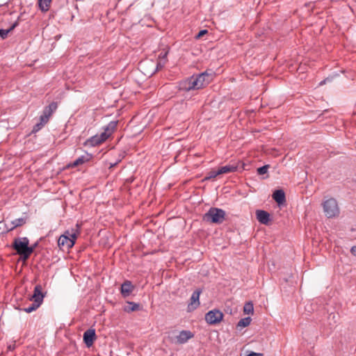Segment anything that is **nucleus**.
Masks as SVG:
<instances>
[{
  "mask_svg": "<svg viewBox=\"0 0 356 356\" xmlns=\"http://www.w3.org/2000/svg\"><path fill=\"white\" fill-rule=\"evenodd\" d=\"M118 121H111L106 126L104 127V131L101 134H96L88 138L85 144L86 145L97 146L104 143L108 139L117 128Z\"/></svg>",
  "mask_w": 356,
  "mask_h": 356,
  "instance_id": "obj_1",
  "label": "nucleus"
},
{
  "mask_svg": "<svg viewBox=\"0 0 356 356\" xmlns=\"http://www.w3.org/2000/svg\"><path fill=\"white\" fill-rule=\"evenodd\" d=\"M16 253L23 261H26L30 257L29 240L27 237H17L13 240L11 245Z\"/></svg>",
  "mask_w": 356,
  "mask_h": 356,
  "instance_id": "obj_2",
  "label": "nucleus"
},
{
  "mask_svg": "<svg viewBox=\"0 0 356 356\" xmlns=\"http://www.w3.org/2000/svg\"><path fill=\"white\" fill-rule=\"evenodd\" d=\"M225 216L226 213L223 209L211 207L209 211L204 214L202 220L209 223L220 225L225 220Z\"/></svg>",
  "mask_w": 356,
  "mask_h": 356,
  "instance_id": "obj_3",
  "label": "nucleus"
},
{
  "mask_svg": "<svg viewBox=\"0 0 356 356\" xmlns=\"http://www.w3.org/2000/svg\"><path fill=\"white\" fill-rule=\"evenodd\" d=\"M193 337V334L189 330H182L177 332L176 330H173L169 332L168 337L169 341L175 344H182L186 343L188 339Z\"/></svg>",
  "mask_w": 356,
  "mask_h": 356,
  "instance_id": "obj_4",
  "label": "nucleus"
},
{
  "mask_svg": "<svg viewBox=\"0 0 356 356\" xmlns=\"http://www.w3.org/2000/svg\"><path fill=\"white\" fill-rule=\"evenodd\" d=\"M323 211L327 218H332L339 213V209L337 200L334 198H330L325 200L323 204Z\"/></svg>",
  "mask_w": 356,
  "mask_h": 356,
  "instance_id": "obj_5",
  "label": "nucleus"
},
{
  "mask_svg": "<svg viewBox=\"0 0 356 356\" xmlns=\"http://www.w3.org/2000/svg\"><path fill=\"white\" fill-rule=\"evenodd\" d=\"M224 314L219 309H214L209 311L205 314V321L209 325H216L223 319Z\"/></svg>",
  "mask_w": 356,
  "mask_h": 356,
  "instance_id": "obj_6",
  "label": "nucleus"
},
{
  "mask_svg": "<svg viewBox=\"0 0 356 356\" xmlns=\"http://www.w3.org/2000/svg\"><path fill=\"white\" fill-rule=\"evenodd\" d=\"M198 84L195 79V75L191 76L186 79L182 80L178 83V89L180 91H191L194 90H199Z\"/></svg>",
  "mask_w": 356,
  "mask_h": 356,
  "instance_id": "obj_7",
  "label": "nucleus"
},
{
  "mask_svg": "<svg viewBox=\"0 0 356 356\" xmlns=\"http://www.w3.org/2000/svg\"><path fill=\"white\" fill-rule=\"evenodd\" d=\"M213 75L211 73L204 72L199 74L195 75V79L197 82L198 88H202L208 85L212 80Z\"/></svg>",
  "mask_w": 356,
  "mask_h": 356,
  "instance_id": "obj_8",
  "label": "nucleus"
},
{
  "mask_svg": "<svg viewBox=\"0 0 356 356\" xmlns=\"http://www.w3.org/2000/svg\"><path fill=\"white\" fill-rule=\"evenodd\" d=\"M202 293L200 289H197L193 291L188 304L187 311L191 312L196 309L200 306V296Z\"/></svg>",
  "mask_w": 356,
  "mask_h": 356,
  "instance_id": "obj_9",
  "label": "nucleus"
},
{
  "mask_svg": "<svg viewBox=\"0 0 356 356\" xmlns=\"http://www.w3.org/2000/svg\"><path fill=\"white\" fill-rule=\"evenodd\" d=\"M58 108V104L56 102H52L48 106H45L42 114L40 117V120L42 122H47L50 116Z\"/></svg>",
  "mask_w": 356,
  "mask_h": 356,
  "instance_id": "obj_10",
  "label": "nucleus"
},
{
  "mask_svg": "<svg viewBox=\"0 0 356 356\" xmlns=\"http://www.w3.org/2000/svg\"><path fill=\"white\" fill-rule=\"evenodd\" d=\"M47 292L42 291V287L40 284H37L33 290V293L30 298V300L38 303L41 305L43 302L44 298Z\"/></svg>",
  "mask_w": 356,
  "mask_h": 356,
  "instance_id": "obj_11",
  "label": "nucleus"
},
{
  "mask_svg": "<svg viewBox=\"0 0 356 356\" xmlns=\"http://www.w3.org/2000/svg\"><path fill=\"white\" fill-rule=\"evenodd\" d=\"M96 339L97 335L95 329L90 328L84 332L83 335V340L88 348H90L93 345Z\"/></svg>",
  "mask_w": 356,
  "mask_h": 356,
  "instance_id": "obj_12",
  "label": "nucleus"
},
{
  "mask_svg": "<svg viewBox=\"0 0 356 356\" xmlns=\"http://www.w3.org/2000/svg\"><path fill=\"white\" fill-rule=\"evenodd\" d=\"M58 245L60 250L64 251L65 250H70L74 246V242L70 241L69 236H67L65 232L58 239Z\"/></svg>",
  "mask_w": 356,
  "mask_h": 356,
  "instance_id": "obj_13",
  "label": "nucleus"
},
{
  "mask_svg": "<svg viewBox=\"0 0 356 356\" xmlns=\"http://www.w3.org/2000/svg\"><path fill=\"white\" fill-rule=\"evenodd\" d=\"M92 159V155L91 154L86 153L84 155L81 156L78 159H76L72 163H70L67 165L66 168H76L79 165H83L88 161H90Z\"/></svg>",
  "mask_w": 356,
  "mask_h": 356,
  "instance_id": "obj_14",
  "label": "nucleus"
},
{
  "mask_svg": "<svg viewBox=\"0 0 356 356\" xmlns=\"http://www.w3.org/2000/svg\"><path fill=\"white\" fill-rule=\"evenodd\" d=\"M135 286L132 284V282L129 280H125L120 286V293L123 298L129 297L133 291L134 290Z\"/></svg>",
  "mask_w": 356,
  "mask_h": 356,
  "instance_id": "obj_15",
  "label": "nucleus"
},
{
  "mask_svg": "<svg viewBox=\"0 0 356 356\" xmlns=\"http://www.w3.org/2000/svg\"><path fill=\"white\" fill-rule=\"evenodd\" d=\"M256 216L257 220L263 225H268L271 220L269 213L264 210H257Z\"/></svg>",
  "mask_w": 356,
  "mask_h": 356,
  "instance_id": "obj_16",
  "label": "nucleus"
},
{
  "mask_svg": "<svg viewBox=\"0 0 356 356\" xmlns=\"http://www.w3.org/2000/svg\"><path fill=\"white\" fill-rule=\"evenodd\" d=\"M272 197L279 206H282L286 202L285 193L282 189L275 190Z\"/></svg>",
  "mask_w": 356,
  "mask_h": 356,
  "instance_id": "obj_17",
  "label": "nucleus"
},
{
  "mask_svg": "<svg viewBox=\"0 0 356 356\" xmlns=\"http://www.w3.org/2000/svg\"><path fill=\"white\" fill-rule=\"evenodd\" d=\"M238 167V166L235 164H229V165L219 168L218 172H220V175L233 172H235L237 170Z\"/></svg>",
  "mask_w": 356,
  "mask_h": 356,
  "instance_id": "obj_18",
  "label": "nucleus"
},
{
  "mask_svg": "<svg viewBox=\"0 0 356 356\" xmlns=\"http://www.w3.org/2000/svg\"><path fill=\"white\" fill-rule=\"evenodd\" d=\"M140 308V305L138 303L127 301V305L124 307V311L127 313L138 311Z\"/></svg>",
  "mask_w": 356,
  "mask_h": 356,
  "instance_id": "obj_19",
  "label": "nucleus"
},
{
  "mask_svg": "<svg viewBox=\"0 0 356 356\" xmlns=\"http://www.w3.org/2000/svg\"><path fill=\"white\" fill-rule=\"evenodd\" d=\"M26 222V219L24 218H17L11 222V224L13 225V227H10L8 231H12L15 228L22 226L24 225Z\"/></svg>",
  "mask_w": 356,
  "mask_h": 356,
  "instance_id": "obj_20",
  "label": "nucleus"
},
{
  "mask_svg": "<svg viewBox=\"0 0 356 356\" xmlns=\"http://www.w3.org/2000/svg\"><path fill=\"white\" fill-rule=\"evenodd\" d=\"M18 26V22L16 21L15 22H14L11 26L8 29H0V37L2 38V39H5L7 38L8 36V34L11 31H13L16 26Z\"/></svg>",
  "mask_w": 356,
  "mask_h": 356,
  "instance_id": "obj_21",
  "label": "nucleus"
},
{
  "mask_svg": "<svg viewBox=\"0 0 356 356\" xmlns=\"http://www.w3.org/2000/svg\"><path fill=\"white\" fill-rule=\"evenodd\" d=\"M51 0H38V6L42 11H47Z\"/></svg>",
  "mask_w": 356,
  "mask_h": 356,
  "instance_id": "obj_22",
  "label": "nucleus"
},
{
  "mask_svg": "<svg viewBox=\"0 0 356 356\" xmlns=\"http://www.w3.org/2000/svg\"><path fill=\"white\" fill-rule=\"evenodd\" d=\"M252 319L250 316L241 318L236 325V328L245 327L250 324Z\"/></svg>",
  "mask_w": 356,
  "mask_h": 356,
  "instance_id": "obj_23",
  "label": "nucleus"
},
{
  "mask_svg": "<svg viewBox=\"0 0 356 356\" xmlns=\"http://www.w3.org/2000/svg\"><path fill=\"white\" fill-rule=\"evenodd\" d=\"M243 312L245 314H252L254 312V306L253 303L250 301L245 304L243 307Z\"/></svg>",
  "mask_w": 356,
  "mask_h": 356,
  "instance_id": "obj_24",
  "label": "nucleus"
},
{
  "mask_svg": "<svg viewBox=\"0 0 356 356\" xmlns=\"http://www.w3.org/2000/svg\"><path fill=\"white\" fill-rule=\"evenodd\" d=\"M218 175H220V172H218V170H212L207 173V176L204 178L203 181H207V180L214 179Z\"/></svg>",
  "mask_w": 356,
  "mask_h": 356,
  "instance_id": "obj_25",
  "label": "nucleus"
},
{
  "mask_svg": "<svg viewBox=\"0 0 356 356\" xmlns=\"http://www.w3.org/2000/svg\"><path fill=\"white\" fill-rule=\"evenodd\" d=\"M40 305L38 303L33 302V303L29 307L24 308L22 310L26 313H31L35 311L38 307H40Z\"/></svg>",
  "mask_w": 356,
  "mask_h": 356,
  "instance_id": "obj_26",
  "label": "nucleus"
},
{
  "mask_svg": "<svg viewBox=\"0 0 356 356\" xmlns=\"http://www.w3.org/2000/svg\"><path fill=\"white\" fill-rule=\"evenodd\" d=\"M270 168L269 165H264L261 167L257 168V172L259 175H263L267 173L268 168Z\"/></svg>",
  "mask_w": 356,
  "mask_h": 356,
  "instance_id": "obj_27",
  "label": "nucleus"
},
{
  "mask_svg": "<svg viewBox=\"0 0 356 356\" xmlns=\"http://www.w3.org/2000/svg\"><path fill=\"white\" fill-rule=\"evenodd\" d=\"M67 236H69L70 241H72L74 242V245L75 244L76 239L77 238L78 234L73 232L70 233L68 230L65 232Z\"/></svg>",
  "mask_w": 356,
  "mask_h": 356,
  "instance_id": "obj_28",
  "label": "nucleus"
},
{
  "mask_svg": "<svg viewBox=\"0 0 356 356\" xmlns=\"http://www.w3.org/2000/svg\"><path fill=\"white\" fill-rule=\"evenodd\" d=\"M338 316L334 313H331L329 314L328 320L330 321V324L331 325V321H333V323H336L337 321Z\"/></svg>",
  "mask_w": 356,
  "mask_h": 356,
  "instance_id": "obj_29",
  "label": "nucleus"
},
{
  "mask_svg": "<svg viewBox=\"0 0 356 356\" xmlns=\"http://www.w3.org/2000/svg\"><path fill=\"white\" fill-rule=\"evenodd\" d=\"M208 33V31L207 29H202L197 33V35L195 36V38L198 40L200 39L202 37H203L204 35Z\"/></svg>",
  "mask_w": 356,
  "mask_h": 356,
  "instance_id": "obj_30",
  "label": "nucleus"
},
{
  "mask_svg": "<svg viewBox=\"0 0 356 356\" xmlns=\"http://www.w3.org/2000/svg\"><path fill=\"white\" fill-rule=\"evenodd\" d=\"M46 123H47V122H41V121H40V123L36 124L33 127V131H33V132H37V131H38L41 129V127H42V126H44V124H46Z\"/></svg>",
  "mask_w": 356,
  "mask_h": 356,
  "instance_id": "obj_31",
  "label": "nucleus"
},
{
  "mask_svg": "<svg viewBox=\"0 0 356 356\" xmlns=\"http://www.w3.org/2000/svg\"><path fill=\"white\" fill-rule=\"evenodd\" d=\"M167 55H168V51H162L160 53V54L159 55V58L160 59V60H165L166 61V58H167Z\"/></svg>",
  "mask_w": 356,
  "mask_h": 356,
  "instance_id": "obj_32",
  "label": "nucleus"
},
{
  "mask_svg": "<svg viewBox=\"0 0 356 356\" xmlns=\"http://www.w3.org/2000/svg\"><path fill=\"white\" fill-rule=\"evenodd\" d=\"M165 64V60H159L156 64V70H161Z\"/></svg>",
  "mask_w": 356,
  "mask_h": 356,
  "instance_id": "obj_33",
  "label": "nucleus"
},
{
  "mask_svg": "<svg viewBox=\"0 0 356 356\" xmlns=\"http://www.w3.org/2000/svg\"><path fill=\"white\" fill-rule=\"evenodd\" d=\"M38 242H35L34 243L33 245H31V246H29V249H31L30 250V256L33 254V252L35 251V248L38 247Z\"/></svg>",
  "mask_w": 356,
  "mask_h": 356,
  "instance_id": "obj_34",
  "label": "nucleus"
},
{
  "mask_svg": "<svg viewBox=\"0 0 356 356\" xmlns=\"http://www.w3.org/2000/svg\"><path fill=\"white\" fill-rule=\"evenodd\" d=\"M247 356H264L262 353H257L254 352H250Z\"/></svg>",
  "mask_w": 356,
  "mask_h": 356,
  "instance_id": "obj_35",
  "label": "nucleus"
},
{
  "mask_svg": "<svg viewBox=\"0 0 356 356\" xmlns=\"http://www.w3.org/2000/svg\"><path fill=\"white\" fill-rule=\"evenodd\" d=\"M350 252L352 254L356 257V245H354L350 249Z\"/></svg>",
  "mask_w": 356,
  "mask_h": 356,
  "instance_id": "obj_36",
  "label": "nucleus"
},
{
  "mask_svg": "<svg viewBox=\"0 0 356 356\" xmlns=\"http://www.w3.org/2000/svg\"><path fill=\"white\" fill-rule=\"evenodd\" d=\"M134 181V178H130L127 179V182L131 183Z\"/></svg>",
  "mask_w": 356,
  "mask_h": 356,
  "instance_id": "obj_37",
  "label": "nucleus"
},
{
  "mask_svg": "<svg viewBox=\"0 0 356 356\" xmlns=\"http://www.w3.org/2000/svg\"><path fill=\"white\" fill-rule=\"evenodd\" d=\"M326 81V79L322 81L321 83H320V85L322 86L323 84H324Z\"/></svg>",
  "mask_w": 356,
  "mask_h": 356,
  "instance_id": "obj_38",
  "label": "nucleus"
},
{
  "mask_svg": "<svg viewBox=\"0 0 356 356\" xmlns=\"http://www.w3.org/2000/svg\"><path fill=\"white\" fill-rule=\"evenodd\" d=\"M117 164H118V162H115V163L111 164V168L115 166Z\"/></svg>",
  "mask_w": 356,
  "mask_h": 356,
  "instance_id": "obj_39",
  "label": "nucleus"
}]
</instances>
